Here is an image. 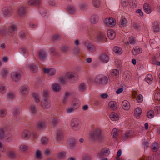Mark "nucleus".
Wrapping results in <instances>:
<instances>
[{
	"mask_svg": "<svg viewBox=\"0 0 160 160\" xmlns=\"http://www.w3.org/2000/svg\"><path fill=\"white\" fill-rule=\"evenodd\" d=\"M104 139L101 130L99 128L92 131L89 134V139L94 142H102Z\"/></svg>",
	"mask_w": 160,
	"mask_h": 160,
	"instance_id": "1",
	"label": "nucleus"
},
{
	"mask_svg": "<svg viewBox=\"0 0 160 160\" xmlns=\"http://www.w3.org/2000/svg\"><path fill=\"white\" fill-rule=\"evenodd\" d=\"M19 52H22V54L18 52L15 55V58L18 62L20 64L23 63L25 60L24 54L26 53V49L24 47H21L19 49Z\"/></svg>",
	"mask_w": 160,
	"mask_h": 160,
	"instance_id": "2",
	"label": "nucleus"
},
{
	"mask_svg": "<svg viewBox=\"0 0 160 160\" xmlns=\"http://www.w3.org/2000/svg\"><path fill=\"white\" fill-rule=\"evenodd\" d=\"M65 28L70 32L74 31L76 28V25L74 21L72 20L67 21L64 24Z\"/></svg>",
	"mask_w": 160,
	"mask_h": 160,
	"instance_id": "3",
	"label": "nucleus"
},
{
	"mask_svg": "<svg viewBox=\"0 0 160 160\" xmlns=\"http://www.w3.org/2000/svg\"><path fill=\"white\" fill-rule=\"evenodd\" d=\"M95 81L96 83L99 85H105L108 82V78L105 76H98L96 77Z\"/></svg>",
	"mask_w": 160,
	"mask_h": 160,
	"instance_id": "4",
	"label": "nucleus"
},
{
	"mask_svg": "<svg viewBox=\"0 0 160 160\" xmlns=\"http://www.w3.org/2000/svg\"><path fill=\"white\" fill-rule=\"evenodd\" d=\"M104 23L107 26L112 27L116 25V22L115 19L111 17L106 18L104 21Z\"/></svg>",
	"mask_w": 160,
	"mask_h": 160,
	"instance_id": "5",
	"label": "nucleus"
},
{
	"mask_svg": "<svg viewBox=\"0 0 160 160\" xmlns=\"http://www.w3.org/2000/svg\"><path fill=\"white\" fill-rule=\"evenodd\" d=\"M110 153L109 149L105 148H102L101 151L98 153L97 156L99 158H102L105 156H108Z\"/></svg>",
	"mask_w": 160,
	"mask_h": 160,
	"instance_id": "6",
	"label": "nucleus"
},
{
	"mask_svg": "<svg viewBox=\"0 0 160 160\" xmlns=\"http://www.w3.org/2000/svg\"><path fill=\"white\" fill-rule=\"evenodd\" d=\"M11 77L13 81L18 82L21 79V75L19 72H13L11 74Z\"/></svg>",
	"mask_w": 160,
	"mask_h": 160,
	"instance_id": "7",
	"label": "nucleus"
},
{
	"mask_svg": "<svg viewBox=\"0 0 160 160\" xmlns=\"http://www.w3.org/2000/svg\"><path fill=\"white\" fill-rule=\"evenodd\" d=\"M79 120L77 118L73 119L71 122L72 128L74 130H77L79 129Z\"/></svg>",
	"mask_w": 160,
	"mask_h": 160,
	"instance_id": "8",
	"label": "nucleus"
},
{
	"mask_svg": "<svg viewBox=\"0 0 160 160\" xmlns=\"http://www.w3.org/2000/svg\"><path fill=\"white\" fill-rule=\"evenodd\" d=\"M51 105L50 101L47 98H45L43 101L41 102V106L43 109H47L49 108Z\"/></svg>",
	"mask_w": 160,
	"mask_h": 160,
	"instance_id": "9",
	"label": "nucleus"
},
{
	"mask_svg": "<svg viewBox=\"0 0 160 160\" xmlns=\"http://www.w3.org/2000/svg\"><path fill=\"white\" fill-rule=\"evenodd\" d=\"M128 22L127 19L123 17H122L121 18V30L125 32V28L127 26Z\"/></svg>",
	"mask_w": 160,
	"mask_h": 160,
	"instance_id": "10",
	"label": "nucleus"
},
{
	"mask_svg": "<svg viewBox=\"0 0 160 160\" xmlns=\"http://www.w3.org/2000/svg\"><path fill=\"white\" fill-rule=\"evenodd\" d=\"M105 35L104 33L99 32L95 37V40L97 42L103 41L105 40Z\"/></svg>",
	"mask_w": 160,
	"mask_h": 160,
	"instance_id": "11",
	"label": "nucleus"
},
{
	"mask_svg": "<svg viewBox=\"0 0 160 160\" xmlns=\"http://www.w3.org/2000/svg\"><path fill=\"white\" fill-rule=\"evenodd\" d=\"M44 72L45 73L48 74L50 76H52L55 74L56 71L53 68L48 69L47 68H44Z\"/></svg>",
	"mask_w": 160,
	"mask_h": 160,
	"instance_id": "12",
	"label": "nucleus"
},
{
	"mask_svg": "<svg viewBox=\"0 0 160 160\" xmlns=\"http://www.w3.org/2000/svg\"><path fill=\"white\" fill-rule=\"evenodd\" d=\"M110 108L113 110H116L118 108V104L116 102L114 101H110L108 104Z\"/></svg>",
	"mask_w": 160,
	"mask_h": 160,
	"instance_id": "13",
	"label": "nucleus"
},
{
	"mask_svg": "<svg viewBox=\"0 0 160 160\" xmlns=\"http://www.w3.org/2000/svg\"><path fill=\"white\" fill-rule=\"evenodd\" d=\"M2 13L5 16L11 14V11L10 7H5L2 9Z\"/></svg>",
	"mask_w": 160,
	"mask_h": 160,
	"instance_id": "14",
	"label": "nucleus"
},
{
	"mask_svg": "<svg viewBox=\"0 0 160 160\" xmlns=\"http://www.w3.org/2000/svg\"><path fill=\"white\" fill-rule=\"evenodd\" d=\"M122 107L124 110H128L130 108V104L128 101L124 100L122 103Z\"/></svg>",
	"mask_w": 160,
	"mask_h": 160,
	"instance_id": "15",
	"label": "nucleus"
},
{
	"mask_svg": "<svg viewBox=\"0 0 160 160\" xmlns=\"http://www.w3.org/2000/svg\"><path fill=\"white\" fill-rule=\"evenodd\" d=\"M100 59L102 61L106 63L108 62L109 58L106 54H102L101 55Z\"/></svg>",
	"mask_w": 160,
	"mask_h": 160,
	"instance_id": "16",
	"label": "nucleus"
},
{
	"mask_svg": "<svg viewBox=\"0 0 160 160\" xmlns=\"http://www.w3.org/2000/svg\"><path fill=\"white\" fill-rule=\"evenodd\" d=\"M28 87L26 85H23L20 87V92L22 95H25L28 93Z\"/></svg>",
	"mask_w": 160,
	"mask_h": 160,
	"instance_id": "17",
	"label": "nucleus"
},
{
	"mask_svg": "<svg viewBox=\"0 0 160 160\" xmlns=\"http://www.w3.org/2000/svg\"><path fill=\"white\" fill-rule=\"evenodd\" d=\"M17 27L15 25H12L9 26L8 28V32L12 34V35L14 34L15 32L17 30Z\"/></svg>",
	"mask_w": 160,
	"mask_h": 160,
	"instance_id": "18",
	"label": "nucleus"
},
{
	"mask_svg": "<svg viewBox=\"0 0 160 160\" xmlns=\"http://www.w3.org/2000/svg\"><path fill=\"white\" fill-rule=\"evenodd\" d=\"M107 35L109 39L111 40H113L115 37V33L114 31L111 30L108 31Z\"/></svg>",
	"mask_w": 160,
	"mask_h": 160,
	"instance_id": "19",
	"label": "nucleus"
},
{
	"mask_svg": "<svg viewBox=\"0 0 160 160\" xmlns=\"http://www.w3.org/2000/svg\"><path fill=\"white\" fill-rule=\"evenodd\" d=\"M40 3V0H30L28 1L29 5L36 6L39 5Z\"/></svg>",
	"mask_w": 160,
	"mask_h": 160,
	"instance_id": "20",
	"label": "nucleus"
},
{
	"mask_svg": "<svg viewBox=\"0 0 160 160\" xmlns=\"http://www.w3.org/2000/svg\"><path fill=\"white\" fill-rule=\"evenodd\" d=\"M30 136V132L28 130L24 131L22 134V137L25 139H28L29 138Z\"/></svg>",
	"mask_w": 160,
	"mask_h": 160,
	"instance_id": "21",
	"label": "nucleus"
},
{
	"mask_svg": "<svg viewBox=\"0 0 160 160\" xmlns=\"http://www.w3.org/2000/svg\"><path fill=\"white\" fill-rule=\"evenodd\" d=\"M153 28L154 31L157 33L159 31L160 28L159 23L157 22H155L153 24Z\"/></svg>",
	"mask_w": 160,
	"mask_h": 160,
	"instance_id": "22",
	"label": "nucleus"
},
{
	"mask_svg": "<svg viewBox=\"0 0 160 160\" xmlns=\"http://www.w3.org/2000/svg\"><path fill=\"white\" fill-rule=\"evenodd\" d=\"M69 49V47L66 45H64L60 48L61 51L62 53H68Z\"/></svg>",
	"mask_w": 160,
	"mask_h": 160,
	"instance_id": "23",
	"label": "nucleus"
},
{
	"mask_svg": "<svg viewBox=\"0 0 160 160\" xmlns=\"http://www.w3.org/2000/svg\"><path fill=\"white\" fill-rule=\"evenodd\" d=\"M132 135V134L131 133L130 131H126L125 133L122 135V138L124 140H126L130 138Z\"/></svg>",
	"mask_w": 160,
	"mask_h": 160,
	"instance_id": "24",
	"label": "nucleus"
},
{
	"mask_svg": "<svg viewBox=\"0 0 160 160\" xmlns=\"http://www.w3.org/2000/svg\"><path fill=\"white\" fill-rule=\"evenodd\" d=\"M142 51V50L139 47H135L132 51L133 54L134 55H136L141 53Z\"/></svg>",
	"mask_w": 160,
	"mask_h": 160,
	"instance_id": "25",
	"label": "nucleus"
},
{
	"mask_svg": "<svg viewBox=\"0 0 160 160\" xmlns=\"http://www.w3.org/2000/svg\"><path fill=\"white\" fill-rule=\"evenodd\" d=\"M145 12L147 14H149L151 12V10L150 6L147 3L144 4L143 6Z\"/></svg>",
	"mask_w": 160,
	"mask_h": 160,
	"instance_id": "26",
	"label": "nucleus"
},
{
	"mask_svg": "<svg viewBox=\"0 0 160 160\" xmlns=\"http://www.w3.org/2000/svg\"><path fill=\"white\" fill-rule=\"evenodd\" d=\"M110 118L112 120H118L119 119V117L117 113L112 112L110 115Z\"/></svg>",
	"mask_w": 160,
	"mask_h": 160,
	"instance_id": "27",
	"label": "nucleus"
},
{
	"mask_svg": "<svg viewBox=\"0 0 160 160\" xmlns=\"http://www.w3.org/2000/svg\"><path fill=\"white\" fill-rule=\"evenodd\" d=\"M86 46L88 49L91 52H94L96 50L95 47L91 43H88Z\"/></svg>",
	"mask_w": 160,
	"mask_h": 160,
	"instance_id": "28",
	"label": "nucleus"
},
{
	"mask_svg": "<svg viewBox=\"0 0 160 160\" xmlns=\"http://www.w3.org/2000/svg\"><path fill=\"white\" fill-rule=\"evenodd\" d=\"M38 55L40 58L43 60H44L46 58V53L44 51L41 50L38 52Z\"/></svg>",
	"mask_w": 160,
	"mask_h": 160,
	"instance_id": "29",
	"label": "nucleus"
},
{
	"mask_svg": "<svg viewBox=\"0 0 160 160\" xmlns=\"http://www.w3.org/2000/svg\"><path fill=\"white\" fill-rule=\"evenodd\" d=\"M26 12L25 8L24 7H21L19 8L18 13L19 16H22L25 14Z\"/></svg>",
	"mask_w": 160,
	"mask_h": 160,
	"instance_id": "30",
	"label": "nucleus"
},
{
	"mask_svg": "<svg viewBox=\"0 0 160 160\" xmlns=\"http://www.w3.org/2000/svg\"><path fill=\"white\" fill-rule=\"evenodd\" d=\"M142 113V110L141 108H136L134 112V114L137 117L141 115Z\"/></svg>",
	"mask_w": 160,
	"mask_h": 160,
	"instance_id": "31",
	"label": "nucleus"
},
{
	"mask_svg": "<svg viewBox=\"0 0 160 160\" xmlns=\"http://www.w3.org/2000/svg\"><path fill=\"white\" fill-rule=\"evenodd\" d=\"M92 5L96 8H98L100 6V1L99 0H93Z\"/></svg>",
	"mask_w": 160,
	"mask_h": 160,
	"instance_id": "32",
	"label": "nucleus"
},
{
	"mask_svg": "<svg viewBox=\"0 0 160 160\" xmlns=\"http://www.w3.org/2000/svg\"><path fill=\"white\" fill-rule=\"evenodd\" d=\"M122 78L126 80H128L129 79L130 75L129 72L128 71L124 72L122 75Z\"/></svg>",
	"mask_w": 160,
	"mask_h": 160,
	"instance_id": "33",
	"label": "nucleus"
},
{
	"mask_svg": "<svg viewBox=\"0 0 160 160\" xmlns=\"http://www.w3.org/2000/svg\"><path fill=\"white\" fill-rule=\"evenodd\" d=\"M145 80L149 84H151L152 81V75L150 74H148L147 75V77L145 78Z\"/></svg>",
	"mask_w": 160,
	"mask_h": 160,
	"instance_id": "34",
	"label": "nucleus"
},
{
	"mask_svg": "<svg viewBox=\"0 0 160 160\" xmlns=\"http://www.w3.org/2000/svg\"><path fill=\"white\" fill-rule=\"evenodd\" d=\"M30 109L32 113L33 114H36L37 113V110L36 106L34 105H32L30 106Z\"/></svg>",
	"mask_w": 160,
	"mask_h": 160,
	"instance_id": "35",
	"label": "nucleus"
},
{
	"mask_svg": "<svg viewBox=\"0 0 160 160\" xmlns=\"http://www.w3.org/2000/svg\"><path fill=\"white\" fill-rule=\"evenodd\" d=\"M32 96L34 99L35 102L37 103H39L40 102V99L38 94L34 93L32 94Z\"/></svg>",
	"mask_w": 160,
	"mask_h": 160,
	"instance_id": "36",
	"label": "nucleus"
},
{
	"mask_svg": "<svg viewBox=\"0 0 160 160\" xmlns=\"http://www.w3.org/2000/svg\"><path fill=\"white\" fill-rule=\"evenodd\" d=\"M45 124L42 121L38 122L37 124V128L39 129H42L44 128Z\"/></svg>",
	"mask_w": 160,
	"mask_h": 160,
	"instance_id": "37",
	"label": "nucleus"
},
{
	"mask_svg": "<svg viewBox=\"0 0 160 160\" xmlns=\"http://www.w3.org/2000/svg\"><path fill=\"white\" fill-rule=\"evenodd\" d=\"M61 37V36L59 34H54L51 37V40L52 41H55L59 38L60 39Z\"/></svg>",
	"mask_w": 160,
	"mask_h": 160,
	"instance_id": "38",
	"label": "nucleus"
},
{
	"mask_svg": "<svg viewBox=\"0 0 160 160\" xmlns=\"http://www.w3.org/2000/svg\"><path fill=\"white\" fill-rule=\"evenodd\" d=\"M111 134L113 138H117L118 135V130L115 128H114L111 132Z\"/></svg>",
	"mask_w": 160,
	"mask_h": 160,
	"instance_id": "39",
	"label": "nucleus"
},
{
	"mask_svg": "<svg viewBox=\"0 0 160 160\" xmlns=\"http://www.w3.org/2000/svg\"><path fill=\"white\" fill-rule=\"evenodd\" d=\"M52 88L53 90L55 92H58L60 90L59 85L57 83H55L53 85Z\"/></svg>",
	"mask_w": 160,
	"mask_h": 160,
	"instance_id": "40",
	"label": "nucleus"
},
{
	"mask_svg": "<svg viewBox=\"0 0 160 160\" xmlns=\"http://www.w3.org/2000/svg\"><path fill=\"white\" fill-rule=\"evenodd\" d=\"M29 67L33 73H35L37 71L36 66L35 65L30 64L29 65Z\"/></svg>",
	"mask_w": 160,
	"mask_h": 160,
	"instance_id": "41",
	"label": "nucleus"
},
{
	"mask_svg": "<svg viewBox=\"0 0 160 160\" xmlns=\"http://www.w3.org/2000/svg\"><path fill=\"white\" fill-rule=\"evenodd\" d=\"M67 10L71 13H74L75 11V9L73 6H70L68 7Z\"/></svg>",
	"mask_w": 160,
	"mask_h": 160,
	"instance_id": "42",
	"label": "nucleus"
},
{
	"mask_svg": "<svg viewBox=\"0 0 160 160\" xmlns=\"http://www.w3.org/2000/svg\"><path fill=\"white\" fill-rule=\"evenodd\" d=\"M57 139L58 140H60L62 138V132L60 130H58L57 134Z\"/></svg>",
	"mask_w": 160,
	"mask_h": 160,
	"instance_id": "43",
	"label": "nucleus"
},
{
	"mask_svg": "<svg viewBox=\"0 0 160 160\" xmlns=\"http://www.w3.org/2000/svg\"><path fill=\"white\" fill-rule=\"evenodd\" d=\"M98 20V18L96 16L93 15L92 16L91 18V22L92 23L95 24L97 22Z\"/></svg>",
	"mask_w": 160,
	"mask_h": 160,
	"instance_id": "44",
	"label": "nucleus"
},
{
	"mask_svg": "<svg viewBox=\"0 0 160 160\" xmlns=\"http://www.w3.org/2000/svg\"><path fill=\"white\" fill-rule=\"evenodd\" d=\"M66 154V152H60L58 155V157L59 158L63 159L65 158Z\"/></svg>",
	"mask_w": 160,
	"mask_h": 160,
	"instance_id": "45",
	"label": "nucleus"
},
{
	"mask_svg": "<svg viewBox=\"0 0 160 160\" xmlns=\"http://www.w3.org/2000/svg\"><path fill=\"white\" fill-rule=\"evenodd\" d=\"M67 76L69 79L74 78L75 77V74L72 72H68L67 74Z\"/></svg>",
	"mask_w": 160,
	"mask_h": 160,
	"instance_id": "46",
	"label": "nucleus"
},
{
	"mask_svg": "<svg viewBox=\"0 0 160 160\" xmlns=\"http://www.w3.org/2000/svg\"><path fill=\"white\" fill-rule=\"evenodd\" d=\"M154 112L153 111H149L147 113V116L149 118H151L154 117Z\"/></svg>",
	"mask_w": 160,
	"mask_h": 160,
	"instance_id": "47",
	"label": "nucleus"
},
{
	"mask_svg": "<svg viewBox=\"0 0 160 160\" xmlns=\"http://www.w3.org/2000/svg\"><path fill=\"white\" fill-rule=\"evenodd\" d=\"M119 71L117 69H113L112 70L111 72V74L112 75L117 76L119 75Z\"/></svg>",
	"mask_w": 160,
	"mask_h": 160,
	"instance_id": "48",
	"label": "nucleus"
},
{
	"mask_svg": "<svg viewBox=\"0 0 160 160\" xmlns=\"http://www.w3.org/2000/svg\"><path fill=\"white\" fill-rule=\"evenodd\" d=\"M70 94V93L68 92H66L65 93V97L63 100V102L66 103L68 99V96Z\"/></svg>",
	"mask_w": 160,
	"mask_h": 160,
	"instance_id": "49",
	"label": "nucleus"
},
{
	"mask_svg": "<svg viewBox=\"0 0 160 160\" xmlns=\"http://www.w3.org/2000/svg\"><path fill=\"white\" fill-rule=\"evenodd\" d=\"M121 2L122 6L123 7H126L129 3L127 0H122Z\"/></svg>",
	"mask_w": 160,
	"mask_h": 160,
	"instance_id": "50",
	"label": "nucleus"
},
{
	"mask_svg": "<svg viewBox=\"0 0 160 160\" xmlns=\"http://www.w3.org/2000/svg\"><path fill=\"white\" fill-rule=\"evenodd\" d=\"M6 29L4 28H0V34L2 35H5L6 34Z\"/></svg>",
	"mask_w": 160,
	"mask_h": 160,
	"instance_id": "51",
	"label": "nucleus"
},
{
	"mask_svg": "<svg viewBox=\"0 0 160 160\" xmlns=\"http://www.w3.org/2000/svg\"><path fill=\"white\" fill-rule=\"evenodd\" d=\"M5 131L3 128H0V138H2L4 136Z\"/></svg>",
	"mask_w": 160,
	"mask_h": 160,
	"instance_id": "52",
	"label": "nucleus"
},
{
	"mask_svg": "<svg viewBox=\"0 0 160 160\" xmlns=\"http://www.w3.org/2000/svg\"><path fill=\"white\" fill-rule=\"evenodd\" d=\"M135 42L136 41L135 38L133 37H131L129 38V42H128V44H134Z\"/></svg>",
	"mask_w": 160,
	"mask_h": 160,
	"instance_id": "53",
	"label": "nucleus"
},
{
	"mask_svg": "<svg viewBox=\"0 0 160 160\" xmlns=\"http://www.w3.org/2000/svg\"><path fill=\"white\" fill-rule=\"evenodd\" d=\"M41 151L39 150H37L36 152V157L37 159H39L41 158Z\"/></svg>",
	"mask_w": 160,
	"mask_h": 160,
	"instance_id": "54",
	"label": "nucleus"
},
{
	"mask_svg": "<svg viewBox=\"0 0 160 160\" xmlns=\"http://www.w3.org/2000/svg\"><path fill=\"white\" fill-rule=\"evenodd\" d=\"M152 148L154 151H157L158 149V146L156 143H153L152 145Z\"/></svg>",
	"mask_w": 160,
	"mask_h": 160,
	"instance_id": "55",
	"label": "nucleus"
},
{
	"mask_svg": "<svg viewBox=\"0 0 160 160\" xmlns=\"http://www.w3.org/2000/svg\"><path fill=\"white\" fill-rule=\"evenodd\" d=\"M1 73L2 78H5L8 73V72L6 69H4L2 70Z\"/></svg>",
	"mask_w": 160,
	"mask_h": 160,
	"instance_id": "56",
	"label": "nucleus"
},
{
	"mask_svg": "<svg viewBox=\"0 0 160 160\" xmlns=\"http://www.w3.org/2000/svg\"><path fill=\"white\" fill-rule=\"evenodd\" d=\"M137 102L139 103H141L143 100L142 96L140 94L138 96L137 98Z\"/></svg>",
	"mask_w": 160,
	"mask_h": 160,
	"instance_id": "57",
	"label": "nucleus"
},
{
	"mask_svg": "<svg viewBox=\"0 0 160 160\" xmlns=\"http://www.w3.org/2000/svg\"><path fill=\"white\" fill-rule=\"evenodd\" d=\"M76 108L74 107L68 108H67V112L68 113H71L73 112Z\"/></svg>",
	"mask_w": 160,
	"mask_h": 160,
	"instance_id": "58",
	"label": "nucleus"
},
{
	"mask_svg": "<svg viewBox=\"0 0 160 160\" xmlns=\"http://www.w3.org/2000/svg\"><path fill=\"white\" fill-rule=\"evenodd\" d=\"M155 99L158 101L160 100V93L157 92L154 95Z\"/></svg>",
	"mask_w": 160,
	"mask_h": 160,
	"instance_id": "59",
	"label": "nucleus"
},
{
	"mask_svg": "<svg viewBox=\"0 0 160 160\" xmlns=\"http://www.w3.org/2000/svg\"><path fill=\"white\" fill-rule=\"evenodd\" d=\"M20 148L21 151H24L28 148V147L24 145H22L20 146Z\"/></svg>",
	"mask_w": 160,
	"mask_h": 160,
	"instance_id": "60",
	"label": "nucleus"
},
{
	"mask_svg": "<svg viewBox=\"0 0 160 160\" xmlns=\"http://www.w3.org/2000/svg\"><path fill=\"white\" fill-rule=\"evenodd\" d=\"M41 141L42 144H46L48 142V139L46 137H43Z\"/></svg>",
	"mask_w": 160,
	"mask_h": 160,
	"instance_id": "61",
	"label": "nucleus"
},
{
	"mask_svg": "<svg viewBox=\"0 0 160 160\" xmlns=\"http://www.w3.org/2000/svg\"><path fill=\"white\" fill-rule=\"evenodd\" d=\"M119 48L117 46H115L114 48L113 51L116 53L119 54V52L120 51H119Z\"/></svg>",
	"mask_w": 160,
	"mask_h": 160,
	"instance_id": "62",
	"label": "nucleus"
},
{
	"mask_svg": "<svg viewBox=\"0 0 160 160\" xmlns=\"http://www.w3.org/2000/svg\"><path fill=\"white\" fill-rule=\"evenodd\" d=\"M58 120L57 118H54L52 120L51 123L52 124H53V125L55 126L56 125L57 123H58Z\"/></svg>",
	"mask_w": 160,
	"mask_h": 160,
	"instance_id": "63",
	"label": "nucleus"
},
{
	"mask_svg": "<svg viewBox=\"0 0 160 160\" xmlns=\"http://www.w3.org/2000/svg\"><path fill=\"white\" fill-rule=\"evenodd\" d=\"M91 158L89 156H85L82 158V160H91Z\"/></svg>",
	"mask_w": 160,
	"mask_h": 160,
	"instance_id": "64",
	"label": "nucleus"
}]
</instances>
